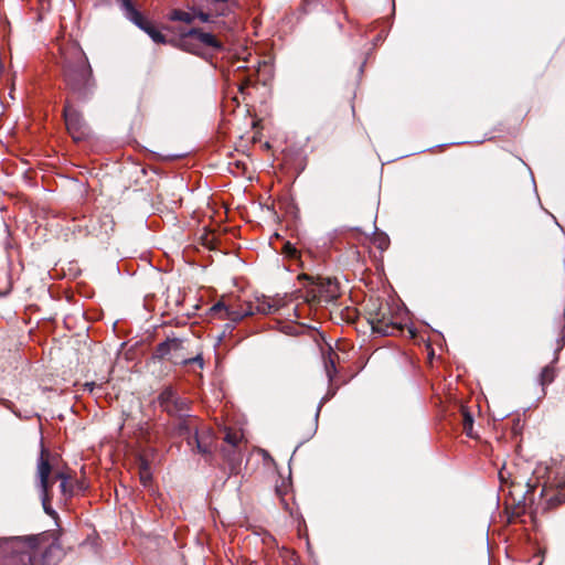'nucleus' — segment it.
<instances>
[{"mask_svg":"<svg viewBox=\"0 0 565 565\" xmlns=\"http://www.w3.org/2000/svg\"><path fill=\"white\" fill-rule=\"evenodd\" d=\"M340 296L339 285L331 278H319L308 288V301L330 302Z\"/></svg>","mask_w":565,"mask_h":565,"instance_id":"obj_3","label":"nucleus"},{"mask_svg":"<svg viewBox=\"0 0 565 565\" xmlns=\"http://www.w3.org/2000/svg\"><path fill=\"white\" fill-rule=\"evenodd\" d=\"M462 426H463V431L466 433V435L468 437H476L475 433H473V419H472V416L468 413V412H463L462 413Z\"/></svg>","mask_w":565,"mask_h":565,"instance_id":"obj_12","label":"nucleus"},{"mask_svg":"<svg viewBox=\"0 0 565 565\" xmlns=\"http://www.w3.org/2000/svg\"><path fill=\"white\" fill-rule=\"evenodd\" d=\"M373 330L383 334H392L395 330L399 331L401 326H398L396 322L387 324L384 320H379L375 324H373Z\"/></svg>","mask_w":565,"mask_h":565,"instance_id":"obj_10","label":"nucleus"},{"mask_svg":"<svg viewBox=\"0 0 565 565\" xmlns=\"http://www.w3.org/2000/svg\"><path fill=\"white\" fill-rule=\"evenodd\" d=\"M195 14V18H199L202 22H207L209 19H210V15L207 13H204V12H198V13H194Z\"/></svg>","mask_w":565,"mask_h":565,"instance_id":"obj_18","label":"nucleus"},{"mask_svg":"<svg viewBox=\"0 0 565 565\" xmlns=\"http://www.w3.org/2000/svg\"><path fill=\"white\" fill-rule=\"evenodd\" d=\"M242 434L238 433V431H231V430H226V434H225V441L227 444H231L233 446H236L239 444V441L242 440Z\"/></svg>","mask_w":565,"mask_h":565,"instance_id":"obj_14","label":"nucleus"},{"mask_svg":"<svg viewBox=\"0 0 565 565\" xmlns=\"http://www.w3.org/2000/svg\"><path fill=\"white\" fill-rule=\"evenodd\" d=\"M89 76L90 70L84 61H81L76 68H67L65 71L67 85L71 86V88L74 90L87 85Z\"/></svg>","mask_w":565,"mask_h":565,"instance_id":"obj_6","label":"nucleus"},{"mask_svg":"<svg viewBox=\"0 0 565 565\" xmlns=\"http://www.w3.org/2000/svg\"><path fill=\"white\" fill-rule=\"evenodd\" d=\"M285 252L288 253L289 255H294L296 249L294 247H291V245L289 243H287L285 245Z\"/></svg>","mask_w":565,"mask_h":565,"instance_id":"obj_19","label":"nucleus"},{"mask_svg":"<svg viewBox=\"0 0 565 565\" xmlns=\"http://www.w3.org/2000/svg\"><path fill=\"white\" fill-rule=\"evenodd\" d=\"M140 481L141 483L145 486V487H148L150 484V481H151V476H150V472L147 468H143L141 471H140Z\"/></svg>","mask_w":565,"mask_h":565,"instance_id":"obj_16","label":"nucleus"},{"mask_svg":"<svg viewBox=\"0 0 565 565\" xmlns=\"http://www.w3.org/2000/svg\"><path fill=\"white\" fill-rule=\"evenodd\" d=\"M86 386L89 387V390L92 391L93 390V386H94V383H87Z\"/></svg>","mask_w":565,"mask_h":565,"instance_id":"obj_22","label":"nucleus"},{"mask_svg":"<svg viewBox=\"0 0 565 565\" xmlns=\"http://www.w3.org/2000/svg\"><path fill=\"white\" fill-rule=\"evenodd\" d=\"M279 308L280 300L262 296L256 297L254 301L248 302L246 306L224 307L218 303L213 307V310H224V317L233 321H238L254 313L269 315L276 312Z\"/></svg>","mask_w":565,"mask_h":565,"instance_id":"obj_1","label":"nucleus"},{"mask_svg":"<svg viewBox=\"0 0 565 565\" xmlns=\"http://www.w3.org/2000/svg\"><path fill=\"white\" fill-rule=\"evenodd\" d=\"M65 124L68 132L75 141L83 140L86 136L85 125L81 115L72 107L66 106L64 109Z\"/></svg>","mask_w":565,"mask_h":565,"instance_id":"obj_5","label":"nucleus"},{"mask_svg":"<svg viewBox=\"0 0 565 565\" xmlns=\"http://www.w3.org/2000/svg\"><path fill=\"white\" fill-rule=\"evenodd\" d=\"M373 243L381 249L385 250L390 245V239L384 234H376L373 238Z\"/></svg>","mask_w":565,"mask_h":565,"instance_id":"obj_15","label":"nucleus"},{"mask_svg":"<svg viewBox=\"0 0 565 565\" xmlns=\"http://www.w3.org/2000/svg\"><path fill=\"white\" fill-rule=\"evenodd\" d=\"M183 349V342L179 339H168L166 342L160 343L157 348L156 354L161 359H169L174 363L186 360L180 353Z\"/></svg>","mask_w":565,"mask_h":565,"instance_id":"obj_7","label":"nucleus"},{"mask_svg":"<svg viewBox=\"0 0 565 565\" xmlns=\"http://www.w3.org/2000/svg\"><path fill=\"white\" fill-rule=\"evenodd\" d=\"M193 361L198 362L200 364V366L203 365V362L200 358H195V359H193Z\"/></svg>","mask_w":565,"mask_h":565,"instance_id":"obj_21","label":"nucleus"},{"mask_svg":"<svg viewBox=\"0 0 565 565\" xmlns=\"http://www.w3.org/2000/svg\"><path fill=\"white\" fill-rule=\"evenodd\" d=\"M49 457H50V452L44 447H42L40 458L38 461V467H36V476L39 479V486L42 491V501H43L44 509L47 513L50 511L46 505L50 501V490L53 484V480L50 479L52 469H51V465L49 462Z\"/></svg>","mask_w":565,"mask_h":565,"instance_id":"obj_4","label":"nucleus"},{"mask_svg":"<svg viewBox=\"0 0 565 565\" xmlns=\"http://www.w3.org/2000/svg\"><path fill=\"white\" fill-rule=\"evenodd\" d=\"M121 4L127 13V15L135 22L139 23L142 20L140 13L134 8L131 0H121Z\"/></svg>","mask_w":565,"mask_h":565,"instance_id":"obj_11","label":"nucleus"},{"mask_svg":"<svg viewBox=\"0 0 565 565\" xmlns=\"http://www.w3.org/2000/svg\"><path fill=\"white\" fill-rule=\"evenodd\" d=\"M555 376V371L552 366H545L541 372V383L542 385L550 384L553 382Z\"/></svg>","mask_w":565,"mask_h":565,"instance_id":"obj_13","label":"nucleus"},{"mask_svg":"<svg viewBox=\"0 0 565 565\" xmlns=\"http://www.w3.org/2000/svg\"><path fill=\"white\" fill-rule=\"evenodd\" d=\"M55 478L61 480V490L63 493H66V483L68 480L67 476H65L63 472H57Z\"/></svg>","mask_w":565,"mask_h":565,"instance_id":"obj_17","label":"nucleus"},{"mask_svg":"<svg viewBox=\"0 0 565 565\" xmlns=\"http://www.w3.org/2000/svg\"><path fill=\"white\" fill-rule=\"evenodd\" d=\"M177 45L184 51L200 55L203 47L220 49L221 43L217 39L206 32H202L196 29H192L179 38Z\"/></svg>","mask_w":565,"mask_h":565,"instance_id":"obj_2","label":"nucleus"},{"mask_svg":"<svg viewBox=\"0 0 565 565\" xmlns=\"http://www.w3.org/2000/svg\"><path fill=\"white\" fill-rule=\"evenodd\" d=\"M169 19L172 21H182L185 23H192L195 19V14L182 10H172L169 14Z\"/></svg>","mask_w":565,"mask_h":565,"instance_id":"obj_9","label":"nucleus"},{"mask_svg":"<svg viewBox=\"0 0 565 565\" xmlns=\"http://www.w3.org/2000/svg\"><path fill=\"white\" fill-rule=\"evenodd\" d=\"M136 24L139 25L156 43H166L164 35L150 23L140 20L139 23Z\"/></svg>","mask_w":565,"mask_h":565,"instance_id":"obj_8","label":"nucleus"},{"mask_svg":"<svg viewBox=\"0 0 565 565\" xmlns=\"http://www.w3.org/2000/svg\"><path fill=\"white\" fill-rule=\"evenodd\" d=\"M198 448H199V450H200L201 452H203V454H205V452L207 451V449H206V448H202V447H201V443H200V441H198Z\"/></svg>","mask_w":565,"mask_h":565,"instance_id":"obj_20","label":"nucleus"}]
</instances>
